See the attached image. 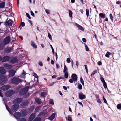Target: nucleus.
Masks as SVG:
<instances>
[{"label": "nucleus", "instance_id": "7c9ffc66", "mask_svg": "<svg viewBox=\"0 0 121 121\" xmlns=\"http://www.w3.org/2000/svg\"><path fill=\"white\" fill-rule=\"evenodd\" d=\"M5 3L4 2H1L0 3V8H3L4 7Z\"/></svg>", "mask_w": 121, "mask_h": 121}, {"label": "nucleus", "instance_id": "aec40b11", "mask_svg": "<svg viewBox=\"0 0 121 121\" xmlns=\"http://www.w3.org/2000/svg\"><path fill=\"white\" fill-rule=\"evenodd\" d=\"M72 78L73 80V81L76 82L77 80V77L75 74H73L71 75Z\"/></svg>", "mask_w": 121, "mask_h": 121}, {"label": "nucleus", "instance_id": "6e6d98bb", "mask_svg": "<svg viewBox=\"0 0 121 121\" xmlns=\"http://www.w3.org/2000/svg\"><path fill=\"white\" fill-rule=\"evenodd\" d=\"M20 121H26L25 118H22L20 119Z\"/></svg>", "mask_w": 121, "mask_h": 121}, {"label": "nucleus", "instance_id": "37998d69", "mask_svg": "<svg viewBox=\"0 0 121 121\" xmlns=\"http://www.w3.org/2000/svg\"><path fill=\"white\" fill-rule=\"evenodd\" d=\"M109 17L111 20L113 22V16L111 14H109Z\"/></svg>", "mask_w": 121, "mask_h": 121}, {"label": "nucleus", "instance_id": "4c0bfd02", "mask_svg": "<svg viewBox=\"0 0 121 121\" xmlns=\"http://www.w3.org/2000/svg\"><path fill=\"white\" fill-rule=\"evenodd\" d=\"M69 13L70 17H71L73 14L72 11L70 10H69Z\"/></svg>", "mask_w": 121, "mask_h": 121}, {"label": "nucleus", "instance_id": "ea45409f", "mask_svg": "<svg viewBox=\"0 0 121 121\" xmlns=\"http://www.w3.org/2000/svg\"><path fill=\"white\" fill-rule=\"evenodd\" d=\"M80 81L81 83L83 85H84V81L81 77L80 78Z\"/></svg>", "mask_w": 121, "mask_h": 121}, {"label": "nucleus", "instance_id": "4468645a", "mask_svg": "<svg viewBox=\"0 0 121 121\" xmlns=\"http://www.w3.org/2000/svg\"><path fill=\"white\" fill-rule=\"evenodd\" d=\"M6 73V71L4 67H0V74L4 75Z\"/></svg>", "mask_w": 121, "mask_h": 121}, {"label": "nucleus", "instance_id": "69168bd1", "mask_svg": "<svg viewBox=\"0 0 121 121\" xmlns=\"http://www.w3.org/2000/svg\"><path fill=\"white\" fill-rule=\"evenodd\" d=\"M82 40L85 43L86 42V39L85 38H83L82 39Z\"/></svg>", "mask_w": 121, "mask_h": 121}, {"label": "nucleus", "instance_id": "cd10ccee", "mask_svg": "<svg viewBox=\"0 0 121 121\" xmlns=\"http://www.w3.org/2000/svg\"><path fill=\"white\" fill-rule=\"evenodd\" d=\"M31 46L35 48H37L36 45L32 41H31Z\"/></svg>", "mask_w": 121, "mask_h": 121}, {"label": "nucleus", "instance_id": "20e7f679", "mask_svg": "<svg viewBox=\"0 0 121 121\" xmlns=\"http://www.w3.org/2000/svg\"><path fill=\"white\" fill-rule=\"evenodd\" d=\"M28 101L27 100H23L20 104V107L22 108H24L28 106Z\"/></svg>", "mask_w": 121, "mask_h": 121}, {"label": "nucleus", "instance_id": "c85d7f7f", "mask_svg": "<svg viewBox=\"0 0 121 121\" xmlns=\"http://www.w3.org/2000/svg\"><path fill=\"white\" fill-rule=\"evenodd\" d=\"M99 15L102 18H104L105 17V14L102 13H100L99 14Z\"/></svg>", "mask_w": 121, "mask_h": 121}, {"label": "nucleus", "instance_id": "c756f323", "mask_svg": "<svg viewBox=\"0 0 121 121\" xmlns=\"http://www.w3.org/2000/svg\"><path fill=\"white\" fill-rule=\"evenodd\" d=\"M68 69L67 68L66 66L65 65H64V69L63 70V72L64 73H66V72H68Z\"/></svg>", "mask_w": 121, "mask_h": 121}, {"label": "nucleus", "instance_id": "7ed1b4c3", "mask_svg": "<svg viewBox=\"0 0 121 121\" xmlns=\"http://www.w3.org/2000/svg\"><path fill=\"white\" fill-rule=\"evenodd\" d=\"M7 77L4 75L0 76V84L2 85L5 84L7 81Z\"/></svg>", "mask_w": 121, "mask_h": 121}, {"label": "nucleus", "instance_id": "f03ea898", "mask_svg": "<svg viewBox=\"0 0 121 121\" xmlns=\"http://www.w3.org/2000/svg\"><path fill=\"white\" fill-rule=\"evenodd\" d=\"M21 81H22L21 80L15 77H13L11 80V82L12 83L16 85L19 84Z\"/></svg>", "mask_w": 121, "mask_h": 121}, {"label": "nucleus", "instance_id": "1a4fd4ad", "mask_svg": "<svg viewBox=\"0 0 121 121\" xmlns=\"http://www.w3.org/2000/svg\"><path fill=\"white\" fill-rule=\"evenodd\" d=\"M14 117L17 119H19L20 117H22L21 113L20 112H16L14 113Z\"/></svg>", "mask_w": 121, "mask_h": 121}, {"label": "nucleus", "instance_id": "052dcab7", "mask_svg": "<svg viewBox=\"0 0 121 121\" xmlns=\"http://www.w3.org/2000/svg\"><path fill=\"white\" fill-rule=\"evenodd\" d=\"M45 12L48 14H49L50 13V11L49 10L46 9L45 10Z\"/></svg>", "mask_w": 121, "mask_h": 121}, {"label": "nucleus", "instance_id": "bb28decb", "mask_svg": "<svg viewBox=\"0 0 121 121\" xmlns=\"http://www.w3.org/2000/svg\"><path fill=\"white\" fill-rule=\"evenodd\" d=\"M55 113H53L49 118V119L50 120H52L55 118Z\"/></svg>", "mask_w": 121, "mask_h": 121}, {"label": "nucleus", "instance_id": "ddd939ff", "mask_svg": "<svg viewBox=\"0 0 121 121\" xmlns=\"http://www.w3.org/2000/svg\"><path fill=\"white\" fill-rule=\"evenodd\" d=\"M10 87V86L9 85H4L3 86L1 87V89L3 90H6L9 89Z\"/></svg>", "mask_w": 121, "mask_h": 121}, {"label": "nucleus", "instance_id": "b1692460", "mask_svg": "<svg viewBox=\"0 0 121 121\" xmlns=\"http://www.w3.org/2000/svg\"><path fill=\"white\" fill-rule=\"evenodd\" d=\"M35 99L36 102L38 104H41L42 103L41 100L39 98H35Z\"/></svg>", "mask_w": 121, "mask_h": 121}, {"label": "nucleus", "instance_id": "393cba45", "mask_svg": "<svg viewBox=\"0 0 121 121\" xmlns=\"http://www.w3.org/2000/svg\"><path fill=\"white\" fill-rule=\"evenodd\" d=\"M35 108V106L33 105L31 106L30 108L28 109V111L29 112H32L33 111Z\"/></svg>", "mask_w": 121, "mask_h": 121}, {"label": "nucleus", "instance_id": "f8f14e48", "mask_svg": "<svg viewBox=\"0 0 121 121\" xmlns=\"http://www.w3.org/2000/svg\"><path fill=\"white\" fill-rule=\"evenodd\" d=\"M18 59L15 57H13L10 60V62L12 64L16 63L18 62Z\"/></svg>", "mask_w": 121, "mask_h": 121}, {"label": "nucleus", "instance_id": "49530a36", "mask_svg": "<svg viewBox=\"0 0 121 121\" xmlns=\"http://www.w3.org/2000/svg\"><path fill=\"white\" fill-rule=\"evenodd\" d=\"M24 96V97L25 98H26L28 97L29 96V94L27 93Z\"/></svg>", "mask_w": 121, "mask_h": 121}, {"label": "nucleus", "instance_id": "6ab92c4d", "mask_svg": "<svg viewBox=\"0 0 121 121\" xmlns=\"http://www.w3.org/2000/svg\"><path fill=\"white\" fill-rule=\"evenodd\" d=\"M13 21L11 19H9V20L6 21L5 23V25L8 26H11L12 25V23Z\"/></svg>", "mask_w": 121, "mask_h": 121}, {"label": "nucleus", "instance_id": "e2e57ef3", "mask_svg": "<svg viewBox=\"0 0 121 121\" xmlns=\"http://www.w3.org/2000/svg\"><path fill=\"white\" fill-rule=\"evenodd\" d=\"M0 96L1 97H3V94L1 90H0Z\"/></svg>", "mask_w": 121, "mask_h": 121}, {"label": "nucleus", "instance_id": "9b49d317", "mask_svg": "<svg viewBox=\"0 0 121 121\" xmlns=\"http://www.w3.org/2000/svg\"><path fill=\"white\" fill-rule=\"evenodd\" d=\"M9 74L8 76L9 77H12L15 75L16 71L13 70H11L8 71Z\"/></svg>", "mask_w": 121, "mask_h": 121}, {"label": "nucleus", "instance_id": "4be33fe9", "mask_svg": "<svg viewBox=\"0 0 121 121\" xmlns=\"http://www.w3.org/2000/svg\"><path fill=\"white\" fill-rule=\"evenodd\" d=\"M48 112L47 110L45 109L42 112H40L39 114V115H45L47 114Z\"/></svg>", "mask_w": 121, "mask_h": 121}, {"label": "nucleus", "instance_id": "f3484780", "mask_svg": "<svg viewBox=\"0 0 121 121\" xmlns=\"http://www.w3.org/2000/svg\"><path fill=\"white\" fill-rule=\"evenodd\" d=\"M35 113H32L29 116L28 118L29 121H31L35 118Z\"/></svg>", "mask_w": 121, "mask_h": 121}, {"label": "nucleus", "instance_id": "3c124183", "mask_svg": "<svg viewBox=\"0 0 121 121\" xmlns=\"http://www.w3.org/2000/svg\"><path fill=\"white\" fill-rule=\"evenodd\" d=\"M48 37L51 40H52V36L51 35V34H50V33H48Z\"/></svg>", "mask_w": 121, "mask_h": 121}, {"label": "nucleus", "instance_id": "6e6552de", "mask_svg": "<svg viewBox=\"0 0 121 121\" xmlns=\"http://www.w3.org/2000/svg\"><path fill=\"white\" fill-rule=\"evenodd\" d=\"M10 40L11 38L10 36H7L4 39L3 42V43L5 45H6L9 43Z\"/></svg>", "mask_w": 121, "mask_h": 121}, {"label": "nucleus", "instance_id": "09e8293b", "mask_svg": "<svg viewBox=\"0 0 121 121\" xmlns=\"http://www.w3.org/2000/svg\"><path fill=\"white\" fill-rule=\"evenodd\" d=\"M26 75V72L24 71V70H23V72L22 74L21 75V77H23L25 76Z\"/></svg>", "mask_w": 121, "mask_h": 121}, {"label": "nucleus", "instance_id": "9d476101", "mask_svg": "<svg viewBox=\"0 0 121 121\" xmlns=\"http://www.w3.org/2000/svg\"><path fill=\"white\" fill-rule=\"evenodd\" d=\"M4 67L7 69H10L12 68L13 67L12 65L9 64L8 63H6L4 65Z\"/></svg>", "mask_w": 121, "mask_h": 121}, {"label": "nucleus", "instance_id": "72a5a7b5", "mask_svg": "<svg viewBox=\"0 0 121 121\" xmlns=\"http://www.w3.org/2000/svg\"><path fill=\"white\" fill-rule=\"evenodd\" d=\"M64 73V77L66 78H68V72Z\"/></svg>", "mask_w": 121, "mask_h": 121}, {"label": "nucleus", "instance_id": "de8ad7c7", "mask_svg": "<svg viewBox=\"0 0 121 121\" xmlns=\"http://www.w3.org/2000/svg\"><path fill=\"white\" fill-rule=\"evenodd\" d=\"M85 45L86 51H88L89 50V49L88 47L87 46L86 44H85Z\"/></svg>", "mask_w": 121, "mask_h": 121}, {"label": "nucleus", "instance_id": "423d86ee", "mask_svg": "<svg viewBox=\"0 0 121 121\" xmlns=\"http://www.w3.org/2000/svg\"><path fill=\"white\" fill-rule=\"evenodd\" d=\"M19 107V105L18 104H15L13 105L11 108L12 110L14 112H15L17 110Z\"/></svg>", "mask_w": 121, "mask_h": 121}, {"label": "nucleus", "instance_id": "8fccbe9b", "mask_svg": "<svg viewBox=\"0 0 121 121\" xmlns=\"http://www.w3.org/2000/svg\"><path fill=\"white\" fill-rule=\"evenodd\" d=\"M100 79L101 82H102L103 83L105 82L104 79L103 77H102L100 78Z\"/></svg>", "mask_w": 121, "mask_h": 121}, {"label": "nucleus", "instance_id": "79ce46f5", "mask_svg": "<svg viewBox=\"0 0 121 121\" xmlns=\"http://www.w3.org/2000/svg\"><path fill=\"white\" fill-rule=\"evenodd\" d=\"M97 72V70H94L92 72V73L91 74V76H92L96 73Z\"/></svg>", "mask_w": 121, "mask_h": 121}, {"label": "nucleus", "instance_id": "864d4df0", "mask_svg": "<svg viewBox=\"0 0 121 121\" xmlns=\"http://www.w3.org/2000/svg\"><path fill=\"white\" fill-rule=\"evenodd\" d=\"M78 88L80 90H81L82 89V86L81 84H79L78 85Z\"/></svg>", "mask_w": 121, "mask_h": 121}, {"label": "nucleus", "instance_id": "58836bf2", "mask_svg": "<svg viewBox=\"0 0 121 121\" xmlns=\"http://www.w3.org/2000/svg\"><path fill=\"white\" fill-rule=\"evenodd\" d=\"M103 83V86L104 87V88L105 89H106L107 88V84L105 82Z\"/></svg>", "mask_w": 121, "mask_h": 121}, {"label": "nucleus", "instance_id": "a19ab883", "mask_svg": "<svg viewBox=\"0 0 121 121\" xmlns=\"http://www.w3.org/2000/svg\"><path fill=\"white\" fill-rule=\"evenodd\" d=\"M49 103L52 105H54L53 100L52 99H51L50 100Z\"/></svg>", "mask_w": 121, "mask_h": 121}, {"label": "nucleus", "instance_id": "a18cd8bd", "mask_svg": "<svg viewBox=\"0 0 121 121\" xmlns=\"http://www.w3.org/2000/svg\"><path fill=\"white\" fill-rule=\"evenodd\" d=\"M70 116H68L67 120L68 121H72V118L71 117H70Z\"/></svg>", "mask_w": 121, "mask_h": 121}, {"label": "nucleus", "instance_id": "a211bd4d", "mask_svg": "<svg viewBox=\"0 0 121 121\" xmlns=\"http://www.w3.org/2000/svg\"><path fill=\"white\" fill-rule=\"evenodd\" d=\"M23 100V99L21 98H17L15 99L14 100V102L16 103H20Z\"/></svg>", "mask_w": 121, "mask_h": 121}, {"label": "nucleus", "instance_id": "f257e3e1", "mask_svg": "<svg viewBox=\"0 0 121 121\" xmlns=\"http://www.w3.org/2000/svg\"><path fill=\"white\" fill-rule=\"evenodd\" d=\"M32 86H26L24 88L21 89L19 91V94L20 95H25L28 91V89L30 88H31Z\"/></svg>", "mask_w": 121, "mask_h": 121}, {"label": "nucleus", "instance_id": "c03bdc74", "mask_svg": "<svg viewBox=\"0 0 121 121\" xmlns=\"http://www.w3.org/2000/svg\"><path fill=\"white\" fill-rule=\"evenodd\" d=\"M89 11L88 9H86V14L87 17H88L89 16Z\"/></svg>", "mask_w": 121, "mask_h": 121}, {"label": "nucleus", "instance_id": "774afa93", "mask_svg": "<svg viewBox=\"0 0 121 121\" xmlns=\"http://www.w3.org/2000/svg\"><path fill=\"white\" fill-rule=\"evenodd\" d=\"M64 78L63 77H62L60 76L57 79L58 80H60L61 79H62Z\"/></svg>", "mask_w": 121, "mask_h": 121}, {"label": "nucleus", "instance_id": "2f4dec72", "mask_svg": "<svg viewBox=\"0 0 121 121\" xmlns=\"http://www.w3.org/2000/svg\"><path fill=\"white\" fill-rule=\"evenodd\" d=\"M41 108L40 106H37L35 108V111L36 112H38L39 110Z\"/></svg>", "mask_w": 121, "mask_h": 121}, {"label": "nucleus", "instance_id": "5fc2aeb1", "mask_svg": "<svg viewBox=\"0 0 121 121\" xmlns=\"http://www.w3.org/2000/svg\"><path fill=\"white\" fill-rule=\"evenodd\" d=\"M26 16H27V17H28V18L29 19H31V17L30 16L29 14L27 13H26Z\"/></svg>", "mask_w": 121, "mask_h": 121}, {"label": "nucleus", "instance_id": "13d9d810", "mask_svg": "<svg viewBox=\"0 0 121 121\" xmlns=\"http://www.w3.org/2000/svg\"><path fill=\"white\" fill-rule=\"evenodd\" d=\"M50 46H51V48H52V52L53 53V54H54V53H55V52H54V49L53 47L52 46V45H50Z\"/></svg>", "mask_w": 121, "mask_h": 121}, {"label": "nucleus", "instance_id": "2eb2a0df", "mask_svg": "<svg viewBox=\"0 0 121 121\" xmlns=\"http://www.w3.org/2000/svg\"><path fill=\"white\" fill-rule=\"evenodd\" d=\"M22 117H24L26 116L27 114V111L25 109L23 110L20 112Z\"/></svg>", "mask_w": 121, "mask_h": 121}, {"label": "nucleus", "instance_id": "680f3d73", "mask_svg": "<svg viewBox=\"0 0 121 121\" xmlns=\"http://www.w3.org/2000/svg\"><path fill=\"white\" fill-rule=\"evenodd\" d=\"M103 99L104 103L107 104V103L106 100L104 97L103 96Z\"/></svg>", "mask_w": 121, "mask_h": 121}, {"label": "nucleus", "instance_id": "dca6fc26", "mask_svg": "<svg viewBox=\"0 0 121 121\" xmlns=\"http://www.w3.org/2000/svg\"><path fill=\"white\" fill-rule=\"evenodd\" d=\"M10 57L8 56H4L3 58H2V62H5L6 61H8L10 59Z\"/></svg>", "mask_w": 121, "mask_h": 121}, {"label": "nucleus", "instance_id": "39448f33", "mask_svg": "<svg viewBox=\"0 0 121 121\" xmlns=\"http://www.w3.org/2000/svg\"><path fill=\"white\" fill-rule=\"evenodd\" d=\"M14 93V91L12 90H9L7 91L5 93V95L7 97L11 96Z\"/></svg>", "mask_w": 121, "mask_h": 121}, {"label": "nucleus", "instance_id": "bf43d9fd", "mask_svg": "<svg viewBox=\"0 0 121 121\" xmlns=\"http://www.w3.org/2000/svg\"><path fill=\"white\" fill-rule=\"evenodd\" d=\"M66 61L68 63H69L71 62L69 58H68L67 59Z\"/></svg>", "mask_w": 121, "mask_h": 121}, {"label": "nucleus", "instance_id": "f704fd0d", "mask_svg": "<svg viewBox=\"0 0 121 121\" xmlns=\"http://www.w3.org/2000/svg\"><path fill=\"white\" fill-rule=\"evenodd\" d=\"M41 96L43 97H45L46 96V94L44 92H42L41 93Z\"/></svg>", "mask_w": 121, "mask_h": 121}, {"label": "nucleus", "instance_id": "603ef678", "mask_svg": "<svg viewBox=\"0 0 121 121\" xmlns=\"http://www.w3.org/2000/svg\"><path fill=\"white\" fill-rule=\"evenodd\" d=\"M25 26V23L24 22H22L20 26L19 27H20L21 26H22V27H24Z\"/></svg>", "mask_w": 121, "mask_h": 121}, {"label": "nucleus", "instance_id": "412c9836", "mask_svg": "<svg viewBox=\"0 0 121 121\" xmlns=\"http://www.w3.org/2000/svg\"><path fill=\"white\" fill-rule=\"evenodd\" d=\"M78 95L79 99L81 100L84 99L86 97V96L85 95L83 94L80 93H79Z\"/></svg>", "mask_w": 121, "mask_h": 121}, {"label": "nucleus", "instance_id": "0eeeda50", "mask_svg": "<svg viewBox=\"0 0 121 121\" xmlns=\"http://www.w3.org/2000/svg\"><path fill=\"white\" fill-rule=\"evenodd\" d=\"M13 49V48L11 47H9L5 48L4 50L5 53H8L12 52Z\"/></svg>", "mask_w": 121, "mask_h": 121}, {"label": "nucleus", "instance_id": "a878e982", "mask_svg": "<svg viewBox=\"0 0 121 121\" xmlns=\"http://www.w3.org/2000/svg\"><path fill=\"white\" fill-rule=\"evenodd\" d=\"M75 25L80 30L83 31L84 30L83 28L81 26L77 23H75Z\"/></svg>", "mask_w": 121, "mask_h": 121}, {"label": "nucleus", "instance_id": "4d7b16f0", "mask_svg": "<svg viewBox=\"0 0 121 121\" xmlns=\"http://www.w3.org/2000/svg\"><path fill=\"white\" fill-rule=\"evenodd\" d=\"M33 74L35 76V77L38 79V77L37 74L35 73H34Z\"/></svg>", "mask_w": 121, "mask_h": 121}, {"label": "nucleus", "instance_id": "0e129e2a", "mask_svg": "<svg viewBox=\"0 0 121 121\" xmlns=\"http://www.w3.org/2000/svg\"><path fill=\"white\" fill-rule=\"evenodd\" d=\"M39 65L40 66H43V63L41 61H39Z\"/></svg>", "mask_w": 121, "mask_h": 121}, {"label": "nucleus", "instance_id": "338daca9", "mask_svg": "<svg viewBox=\"0 0 121 121\" xmlns=\"http://www.w3.org/2000/svg\"><path fill=\"white\" fill-rule=\"evenodd\" d=\"M97 102L99 104H101V100L99 99H97Z\"/></svg>", "mask_w": 121, "mask_h": 121}, {"label": "nucleus", "instance_id": "e433bc0d", "mask_svg": "<svg viewBox=\"0 0 121 121\" xmlns=\"http://www.w3.org/2000/svg\"><path fill=\"white\" fill-rule=\"evenodd\" d=\"M117 108L118 109L121 110V104H118L117 105Z\"/></svg>", "mask_w": 121, "mask_h": 121}, {"label": "nucleus", "instance_id": "5701e85b", "mask_svg": "<svg viewBox=\"0 0 121 121\" xmlns=\"http://www.w3.org/2000/svg\"><path fill=\"white\" fill-rule=\"evenodd\" d=\"M5 106L6 109L10 113L11 115H13V112H12L10 109V108L8 107V105L7 104H5Z\"/></svg>", "mask_w": 121, "mask_h": 121}, {"label": "nucleus", "instance_id": "c9c22d12", "mask_svg": "<svg viewBox=\"0 0 121 121\" xmlns=\"http://www.w3.org/2000/svg\"><path fill=\"white\" fill-rule=\"evenodd\" d=\"M111 54V53L109 52H107V53L105 55V56L108 58H109V55Z\"/></svg>", "mask_w": 121, "mask_h": 121}, {"label": "nucleus", "instance_id": "473e14b6", "mask_svg": "<svg viewBox=\"0 0 121 121\" xmlns=\"http://www.w3.org/2000/svg\"><path fill=\"white\" fill-rule=\"evenodd\" d=\"M41 119L40 118L36 117L33 121H41Z\"/></svg>", "mask_w": 121, "mask_h": 121}]
</instances>
